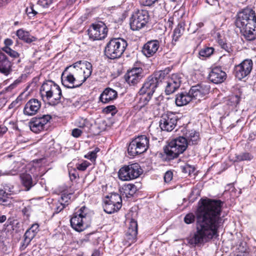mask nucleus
<instances>
[{
	"label": "nucleus",
	"mask_w": 256,
	"mask_h": 256,
	"mask_svg": "<svg viewBox=\"0 0 256 256\" xmlns=\"http://www.w3.org/2000/svg\"><path fill=\"white\" fill-rule=\"evenodd\" d=\"M222 202L220 200H201L196 212V230L187 238L192 246H200L217 234L222 224Z\"/></svg>",
	"instance_id": "1"
},
{
	"label": "nucleus",
	"mask_w": 256,
	"mask_h": 256,
	"mask_svg": "<svg viewBox=\"0 0 256 256\" xmlns=\"http://www.w3.org/2000/svg\"><path fill=\"white\" fill-rule=\"evenodd\" d=\"M82 61H78L67 66L62 74V84L66 88H78L91 75L92 65L88 62H85L86 71L82 67Z\"/></svg>",
	"instance_id": "2"
},
{
	"label": "nucleus",
	"mask_w": 256,
	"mask_h": 256,
	"mask_svg": "<svg viewBox=\"0 0 256 256\" xmlns=\"http://www.w3.org/2000/svg\"><path fill=\"white\" fill-rule=\"evenodd\" d=\"M235 24L246 40L252 41L256 38V16L252 8H246L238 12Z\"/></svg>",
	"instance_id": "3"
},
{
	"label": "nucleus",
	"mask_w": 256,
	"mask_h": 256,
	"mask_svg": "<svg viewBox=\"0 0 256 256\" xmlns=\"http://www.w3.org/2000/svg\"><path fill=\"white\" fill-rule=\"evenodd\" d=\"M40 96L44 101L49 105L55 106L60 102L62 96L60 87L52 80L44 82L40 88Z\"/></svg>",
	"instance_id": "4"
},
{
	"label": "nucleus",
	"mask_w": 256,
	"mask_h": 256,
	"mask_svg": "<svg viewBox=\"0 0 256 256\" xmlns=\"http://www.w3.org/2000/svg\"><path fill=\"white\" fill-rule=\"evenodd\" d=\"M164 78V72L158 71L148 76L144 80L142 86L140 89V95L148 94L152 96L156 88L161 86Z\"/></svg>",
	"instance_id": "5"
},
{
	"label": "nucleus",
	"mask_w": 256,
	"mask_h": 256,
	"mask_svg": "<svg viewBox=\"0 0 256 256\" xmlns=\"http://www.w3.org/2000/svg\"><path fill=\"white\" fill-rule=\"evenodd\" d=\"M88 212V208L83 206L73 214L70 222L75 230L82 232L90 226L91 218Z\"/></svg>",
	"instance_id": "6"
},
{
	"label": "nucleus",
	"mask_w": 256,
	"mask_h": 256,
	"mask_svg": "<svg viewBox=\"0 0 256 256\" xmlns=\"http://www.w3.org/2000/svg\"><path fill=\"white\" fill-rule=\"evenodd\" d=\"M188 144L184 136H178L172 140L164 148L166 159L168 160L176 158L187 148Z\"/></svg>",
	"instance_id": "7"
},
{
	"label": "nucleus",
	"mask_w": 256,
	"mask_h": 256,
	"mask_svg": "<svg viewBox=\"0 0 256 256\" xmlns=\"http://www.w3.org/2000/svg\"><path fill=\"white\" fill-rule=\"evenodd\" d=\"M127 46V42L124 39L112 38L107 44L104 52L108 58L115 59L121 56Z\"/></svg>",
	"instance_id": "8"
},
{
	"label": "nucleus",
	"mask_w": 256,
	"mask_h": 256,
	"mask_svg": "<svg viewBox=\"0 0 256 256\" xmlns=\"http://www.w3.org/2000/svg\"><path fill=\"white\" fill-rule=\"evenodd\" d=\"M149 138L145 135L138 136L132 140L128 148V152L134 156L145 152L149 148Z\"/></svg>",
	"instance_id": "9"
},
{
	"label": "nucleus",
	"mask_w": 256,
	"mask_h": 256,
	"mask_svg": "<svg viewBox=\"0 0 256 256\" xmlns=\"http://www.w3.org/2000/svg\"><path fill=\"white\" fill-rule=\"evenodd\" d=\"M142 172L139 164L134 163L122 167L118 170V176L120 180L128 181L138 178Z\"/></svg>",
	"instance_id": "10"
},
{
	"label": "nucleus",
	"mask_w": 256,
	"mask_h": 256,
	"mask_svg": "<svg viewBox=\"0 0 256 256\" xmlns=\"http://www.w3.org/2000/svg\"><path fill=\"white\" fill-rule=\"evenodd\" d=\"M149 20L148 12L146 10H138L130 18V25L132 30H139L143 28Z\"/></svg>",
	"instance_id": "11"
},
{
	"label": "nucleus",
	"mask_w": 256,
	"mask_h": 256,
	"mask_svg": "<svg viewBox=\"0 0 256 256\" xmlns=\"http://www.w3.org/2000/svg\"><path fill=\"white\" fill-rule=\"evenodd\" d=\"M108 28L102 22H98L92 24L88 30V34L90 38L95 40H102L107 36Z\"/></svg>",
	"instance_id": "12"
},
{
	"label": "nucleus",
	"mask_w": 256,
	"mask_h": 256,
	"mask_svg": "<svg viewBox=\"0 0 256 256\" xmlns=\"http://www.w3.org/2000/svg\"><path fill=\"white\" fill-rule=\"evenodd\" d=\"M181 82V78L177 74H172L170 77H168L164 74V80L161 86L164 88L166 94L169 95L180 88Z\"/></svg>",
	"instance_id": "13"
},
{
	"label": "nucleus",
	"mask_w": 256,
	"mask_h": 256,
	"mask_svg": "<svg viewBox=\"0 0 256 256\" xmlns=\"http://www.w3.org/2000/svg\"><path fill=\"white\" fill-rule=\"evenodd\" d=\"M178 120V116L172 112L164 114L159 122L160 127L162 130L171 132L176 126Z\"/></svg>",
	"instance_id": "14"
},
{
	"label": "nucleus",
	"mask_w": 256,
	"mask_h": 256,
	"mask_svg": "<svg viewBox=\"0 0 256 256\" xmlns=\"http://www.w3.org/2000/svg\"><path fill=\"white\" fill-rule=\"evenodd\" d=\"M51 118L52 116L49 114L32 118L28 122V126L32 132L38 133L44 129L45 126Z\"/></svg>",
	"instance_id": "15"
},
{
	"label": "nucleus",
	"mask_w": 256,
	"mask_h": 256,
	"mask_svg": "<svg viewBox=\"0 0 256 256\" xmlns=\"http://www.w3.org/2000/svg\"><path fill=\"white\" fill-rule=\"evenodd\" d=\"M252 66L253 62L250 59L244 60L240 64L235 66L236 77L239 80L246 77L250 73Z\"/></svg>",
	"instance_id": "16"
},
{
	"label": "nucleus",
	"mask_w": 256,
	"mask_h": 256,
	"mask_svg": "<svg viewBox=\"0 0 256 256\" xmlns=\"http://www.w3.org/2000/svg\"><path fill=\"white\" fill-rule=\"evenodd\" d=\"M210 90V86L208 84L202 83L192 86L189 91V94L192 100L194 99L200 100L209 93Z\"/></svg>",
	"instance_id": "17"
},
{
	"label": "nucleus",
	"mask_w": 256,
	"mask_h": 256,
	"mask_svg": "<svg viewBox=\"0 0 256 256\" xmlns=\"http://www.w3.org/2000/svg\"><path fill=\"white\" fill-rule=\"evenodd\" d=\"M143 70L141 68H134L124 75L126 81L130 85H135L144 77Z\"/></svg>",
	"instance_id": "18"
},
{
	"label": "nucleus",
	"mask_w": 256,
	"mask_h": 256,
	"mask_svg": "<svg viewBox=\"0 0 256 256\" xmlns=\"http://www.w3.org/2000/svg\"><path fill=\"white\" fill-rule=\"evenodd\" d=\"M41 107V102L36 98L30 100L25 104L24 108V114L32 116L38 112Z\"/></svg>",
	"instance_id": "19"
},
{
	"label": "nucleus",
	"mask_w": 256,
	"mask_h": 256,
	"mask_svg": "<svg viewBox=\"0 0 256 256\" xmlns=\"http://www.w3.org/2000/svg\"><path fill=\"white\" fill-rule=\"evenodd\" d=\"M208 78L214 84H220L226 79V74L221 68L214 67L210 72Z\"/></svg>",
	"instance_id": "20"
},
{
	"label": "nucleus",
	"mask_w": 256,
	"mask_h": 256,
	"mask_svg": "<svg viewBox=\"0 0 256 256\" xmlns=\"http://www.w3.org/2000/svg\"><path fill=\"white\" fill-rule=\"evenodd\" d=\"M12 62L8 56L4 52H0V72L5 76H8L12 70Z\"/></svg>",
	"instance_id": "21"
},
{
	"label": "nucleus",
	"mask_w": 256,
	"mask_h": 256,
	"mask_svg": "<svg viewBox=\"0 0 256 256\" xmlns=\"http://www.w3.org/2000/svg\"><path fill=\"white\" fill-rule=\"evenodd\" d=\"M160 46L158 40H152L147 42L143 46L142 52L147 57L152 56L158 51Z\"/></svg>",
	"instance_id": "22"
},
{
	"label": "nucleus",
	"mask_w": 256,
	"mask_h": 256,
	"mask_svg": "<svg viewBox=\"0 0 256 256\" xmlns=\"http://www.w3.org/2000/svg\"><path fill=\"white\" fill-rule=\"evenodd\" d=\"M118 96L117 92L110 88H106L101 94L100 100L103 103H108L116 99Z\"/></svg>",
	"instance_id": "23"
},
{
	"label": "nucleus",
	"mask_w": 256,
	"mask_h": 256,
	"mask_svg": "<svg viewBox=\"0 0 256 256\" xmlns=\"http://www.w3.org/2000/svg\"><path fill=\"white\" fill-rule=\"evenodd\" d=\"M184 137L186 139L188 145L197 144L200 140L198 132L194 130H188Z\"/></svg>",
	"instance_id": "24"
},
{
	"label": "nucleus",
	"mask_w": 256,
	"mask_h": 256,
	"mask_svg": "<svg viewBox=\"0 0 256 256\" xmlns=\"http://www.w3.org/2000/svg\"><path fill=\"white\" fill-rule=\"evenodd\" d=\"M192 100L189 92H182L176 94V104L178 106H182L187 104Z\"/></svg>",
	"instance_id": "25"
},
{
	"label": "nucleus",
	"mask_w": 256,
	"mask_h": 256,
	"mask_svg": "<svg viewBox=\"0 0 256 256\" xmlns=\"http://www.w3.org/2000/svg\"><path fill=\"white\" fill-rule=\"evenodd\" d=\"M16 35L20 40L28 44L34 42L36 40L35 37L31 36L29 32L22 28L19 29L16 31Z\"/></svg>",
	"instance_id": "26"
},
{
	"label": "nucleus",
	"mask_w": 256,
	"mask_h": 256,
	"mask_svg": "<svg viewBox=\"0 0 256 256\" xmlns=\"http://www.w3.org/2000/svg\"><path fill=\"white\" fill-rule=\"evenodd\" d=\"M20 178L22 184L27 191L36 184V182L32 180V176L30 174H22L20 176Z\"/></svg>",
	"instance_id": "27"
},
{
	"label": "nucleus",
	"mask_w": 256,
	"mask_h": 256,
	"mask_svg": "<svg viewBox=\"0 0 256 256\" xmlns=\"http://www.w3.org/2000/svg\"><path fill=\"white\" fill-rule=\"evenodd\" d=\"M122 195L125 196L127 198H130L136 192L137 188L134 184H127L123 186L122 188Z\"/></svg>",
	"instance_id": "28"
},
{
	"label": "nucleus",
	"mask_w": 256,
	"mask_h": 256,
	"mask_svg": "<svg viewBox=\"0 0 256 256\" xmlns=\"http://www.w3.org/2000/svg\"><path fill=\"white\" fill-rule=\"evenodd\" d=\"M122 207V204L116 205L114 204L108 202V201L104 200V209L107 214H111L119 210Z\"/></svg>",
	"instance_id": "29"
},
{
	"label": "nucleus",
	"mask_w": 256,
	"mask_h": 256,
	"mask_svg": "<svg viewBox=\"0 0 256 256\" xmlns=\"http://www.w3.org/2000/svg\"><path fill=\"white\" fill-rule=\"evenodd\" d=\"M10 194L4 190H0V204L10 206L12 204Z\"/></svg>",
	"instance_id": "30"
},
{
	"label": "nucleus",
	"mask_w": 256,
	"mask_h": 256,
	"mask_svg": "<svg viewBox=\"0 0 256 256\" xmlns=\"http://www.w3.org/2000/svg\"><path fill=\"white\" fill-rule=\"evenodd\" d=\"M35 236L34 232L28 229L24 234V242L20 248L22 250L26 248Z\"/></svg>",
	"instance_id": "31"
},
{
	"label": "nucleus",
	"mask_w": 256,
	"mask_h": 256,
	"mask_svg": "<svg viewBox=\"0 0 256 256\" xmlns=\"http://www.w3.org/2000/svg\"><path fill=\"white\" fill-rule=\"evenodd\" d=\"M138 234V229H128L126 233V238L130 244L136 242Z\"/></svg>",
	"instance_id": "32"
},
{
	"label": "nucleus",
	"mask_w": 256,
	"mask_h": 256,
	"mask_svg": "<svg viewBox=\"0 0 256 256\" xmlns=\"http://www.w3.org/2000/svg\"><path fill=\"white\" fill-rule=\"evenodd\" d=\"M105 200L108 202L114 204L116 205L118 204H122V200L121 196L118 194H112L110 196H107Z\"/></svg>",
	"instance_id": "33"
},
{
	"label": "nucleus",
	"mask_w": 256,
	"mask_h": 256,
	"mask_svg": "<svg viewBox=\"0 0 256 256\" xmlns=\"http://www.w3.org/2000/svg\"><path fill=\"white\" fill-rule=\"evenodd\" d=\"M241 98L240 96L234 94L231 96L228 100V104L234 108H236L239 104Z\"/></svg>",
	"instance_id": "34"
},
{
	"label": "nucleus",
	"mask_w": 256,
	"mask_h": 256,
	"mask_svg": "<svg viewBox=\"0 0 256 256\" xmlns=\"http://www.w3.org/2000/svg\"><path fill=\"white\" fill-rule=\"evenodd\" d=\"M253 158V156L248 152H242L238 154H236V160L237 162L251 160Z\"/></svg>",
	"instance_id": "35"
},
{
	"label": "nucleus",
	"mask_w": 256,
	"mask_h": 256,
	"mask_svg": "<svg viewBox=\"0 0 256 256\" xmlns=\"http://www.w3.org/2000/svg\"><path fill=\"white\" fill-rule=\"evenodd\" d=\"M214 48L212 47H205L199 52L200 57H210L214 52Z\"/></svg>",
	"instance_id": "36"
},
{
	"label": "nucleus",
	"mask_w": 256,
	"mask_h": 256,
	"mask_svg": "<svg viewBox=\"0 0 256 256\" xmlns=\"http://www.w3.org/2000/svg\"><path fill=\"white\" fill-rule=\"evenodd\" d=\"M2 52H6L12 58H16L20 56V54L17 52L12 50L10 47L4 46L2 48Z\"/></svg>",
	"instance_id": "37"
},
{
	"label": "nucleus",
	"mask_w": 256,
	"mask_h": 256,
	"mask_svg": "<svg viewBox=\"0 0 256 256\" xmlns=\"http://www.w3.org/2000/svg\"><path fill=\"white\" fill-rule=\"evenodd\" d=\"M184 30V26L182 24H178L174 29V39L176 41L183 34Z\"/></svg>",
	"instance_id": "38"
},
{
	"label": "nucleus",
	"mask_w": 256,
	"mask_h": 256,
	"mask_svg": "<svg viewBox=\"0 0 256 256\" xmlns=\"http://www.w3.org/2000/svg\"><path fill=\"white\" fill-rule=\"evenodd\" d=\"M72 196V194H62L60 200V202H62L64 205L66 206H68L70 202V198Z\"/></svg>",
	"instance_id": "39"
},
{
	"label": "nucleus",
	"mask_w": 256,
	"mask_h": 256,
	"mask_svg": "<svg viewBox=\"0 0 256 256\" xmlns=\"http://www.w3.org/2000/svg\"><path fill=\"white\" fill-rule=\"evenodd\" d=\"M196 219V216L192 213L187 214L184 218V222L186 224H190L193 223Z\"/></svg>",
	"instance_id": "40"
},
{
	"label": "nucleus",
	"mask_w": 256,
	"mask_h": 256,
	"mask_svg": "<svg viewBox=\"0 0 256 256\" xmlns=\"http://www.w3.org/2000/svg\"><path fill=\"white\" fill-rule=\"evenodd\" d=\"M26 12L30 18L38 14V12L34 10L33 5H30L29 7L26 8Z\"/></svg>",
	"instance_id": "41"
},
{
	"label": "nucleus",
	"mask_w": 256,
	"mask_h": 256,
	"mask_svg": "<svg viewBox=\"0 0 256 256\" xmlns=\"http://www.w3.org/2000/svg\"><path fill=\"white\" fill-rule=\"evenodd\" d=\"M90 165V163L86 160H85L81 164H76V168L79 170L84 171Z\"/></svg>",
	"instance_id": "42"
},
{
	"label": "nucleus",
	"mask_w": 256,
	"mask_h": 256,
	"mask_svg": "<svg viewBox=\"0 0 256 256\" xmlns=\"http://www.w3.org/2000/svg\"><path fill=\"white\" fill-rule=\"evenodd\" d=\"M66 207L65 205H64L62 202H60V200L56 204V207L54 208V213L58 214L64 210Z\"/></svg>",
	"instance_id": "43"
},
{
	"label": "nucleus",
	"mask_w": 256,
	"mask_h": 256,
	"mask_svg": "<svg viewBox=\"0 0 256 256\" xmlns=\"http://www.w3.org/2000/svg\"><path fill=\"white\" fill-rule=\"evenodd\" d=\"M53 0H39L38 4L44 8H48L52 4Z\"/></svg>",
	"instance_id": "44"
},
{
	"label": "nucleus",
	"mask_w": 256,
	"mask_h": 256,
	"mask_svg": "<svg viewBox=\"0 0 256 256\" xmlns=\"http://www.w3.org/2000/svg\"><path fill=\"white\" fill-rule=\"evenodd\" d=\"M158 1V0H140V3L142 6H150Z\"/></svg>",
	"instance_id": "45"
},
{
	"label": "nucleus",
	"mask_w": 256,
	"mask_h": 256,
	"mask_svg": "<svg viewBox=\"0 0 256 256\" xmlns=\"http://www.w3.org/2000/svg\"><path fill=\"white\" fill-rule=\"evenodd\" d=\"M173 177V174L172 172L171 171H167L164 176V180L166 182H170Z\"/></svg>",
	"instance_id": "46"
},
{
	"label": "nucleus",
	"mask_w": 256,
	"mask_h": 256,
	"mask_svg": "<svg viewBox=\"0 0 256 256\" xmlns=\"http://www.w3.org/2000/svg\"><path fill=\"white\" fill-rule=\"evenodd\" d=\"M85 157L92 161L95 160L96 158V150L88 152Z\"/></svg>",
	"instance_id": "47"
},
{
	"label": "nucleus",
	"mask_w": 256,
	"mask_h": 256,
	"mask_svg": "<svg viewBox=\"0 0 256 256\" xmlns=\"http://www.w3.org/2000/svg\"><path fill=\"white\" fill-rule=\"evenodd\" d=\"M138 229L137 222L134 219H131L128 224V229Z\"/></svg>",
	"instance_id": "48"
},
{
	"label": "nucleus",
	"mask_w": 256,
	"mask_h": 256,
	"mask_svg": "<svg viewBox=\"0 0 256 256\" xmlns=\"http://www.w3.org/2000/svg\"><path fill=\"white\" fill-rule=\"evenodd\" d=\"M116 110V108L114 105L107 106L104 109V110L106 113L112 112V114L113 115L114 114L116 113L115 111Z\"/></svg>",
	"instance_id": "49"
},
{
	"label": "nucleus",
	"mask_w": 256,
	"mask_h": 256,
	"mask_svg": "<svg viewBox=\"0 0 256 256\" xmlns=\"http://www.w3.org/2000/svg\"><path fill=\"white\" fill-rule=\"evenodd\" d=\"M18 170H12L9 171L2 172V170H0V174L2 176L4 175H16L18 173Z\"/></svg>",
	"instance_id": "50"
},
{
	"label": "nucleus",
	"mask_w": 256,
	"mask_h": 256,
	"mask_svg": "<svg viewBox=\"0 0 256 256\" xmlns=\"http://www.w3.org/2000/svg\"><path fill=\"white\" fill-rule=\"evenodd\" d=\"M194 171V168L190 165H186L182 168V172L184 174H190L191 172Z\"/></svg>",
	"instance_id": "51"
},
{
	"label": "nucleus",
	"mask_w": 256,
	"mask_h": 256,
	"mask_svg": "<svg viewBox=\"0 0 256 256\" xmlns=\"http://www.w3.org/2000/svg\"><path fill=\"white\" fill-rule=\"evenodd\" d=\"M152 96H149L148 94H146V96L144 97V98L140 99V102H142L143 104L140 106V107L142 108L145 105L147 104L148 102L151 99Z\"/></svg>",
	"instance_id": "52"
},
{
	"label": "nucleus",
	"mask_w": 256,
	"mask_h": 256,
	"mask_svg": "<svg viewBox=\"0 0 256 256\" xmlns=\"http://www.w3.org/2000/svg\"><path fill=\"white\" fill-rule=\"evenodd\" d=\"M31 206H28L26 207H24L22 210V212L24 215L26 216V217H28L30 214Z\"/></svg>",
	"instance_id": "53"
},
{
	"label": "nucleus",
	"mask_w": 256,
	"mask_h": 256,
	"mask_svg": "<svg viewBox=\"0 0 256 256\" xmlns=\"http://www.w3.org/2000/svg\"><path fill=\"white\" fill-rule=\"evenodd\" d=\"M82 131L78 128H74L72 130V134L74 138H78L81 136Z\"/></svg>",
	"instance_id": "54"
},
{
	"label": "nucleus",
	"mask_w": 256,
	"mask_h": 256,
	"mask_svg": "<svg viewBox=\"0 0 256 256\" xmlns=\"http://www.w3.org/2000/svg\"><path fill=\"white\" fill-rule=\"evenodd\" d=\"M20 80H16L12 84L10 85L7 88L6 90L8 91H10L14 88L16 87L20 83Z\"/></svg>",
	"instance_id": "55"
},
{
	"label": "nucleus",
	"mask_w": 256,
	"mask_h": 256,
	"mask_svg": "<svg viewBox=\"0 0 256 256\" xmlns=\"http://www.w3.org/2000/svg\"><path fill=\"white\" fill-rule=\"evenodd\" d=\"M38 224H32L31 226V227L28 229H30V230L32 232H34V233L36 235V234L38 231Z\"/></svg>",
	"instance_id": "56"
},
{
	"label": "nucleus",
	"mask_w": 256,
	"mask_h": 256,
	"mask_svg": "<svg viewBox=\"0 0 256 256\" xmlns=\"http://www.w3.org/2000/svg\"><path fill=\"white\" fill-rule=\"evenodd\" d=\"M222 48L226 52L230 53L232 52V49L230 46V44L226 43L222 47Z\"/></svg>",
	"instance_id": "57"
},
{
	"label": "nucleus",
	"mask_w": 256,
	"mask_h": 256,
	"mask_svg": "<svg viewBox=\"0 0 256 256\" xmlns=\"http://www.w3.org/2000/svg\"><path fill=\"white\" fill-rule=\"evenodd\" d=\"M8 130V128L5 126H0V137L2 136Z\"/></svg>",
	"instance_id": "58"
},
{
	"label": "nucleus",
	"mask_w": 256,
	"mask_h": 256,
	"mask_svg": "<svg viewBox=\"0 0 256 256\" xmlns=\"http://www.w3.org/2000/svg\"><path fill=\"white\" fill-rule=\"evenodd\" d=\"M87 122L86 119L82 118L78 124V126L80 128H84L86 126V124Z\"/></svg>",
	"instance_id": "59"
},
{
	"label": "nucleus",
	"mask_w": 256,
	"mask_h": 256,
	"mask_svg": "<svg viewBox=\"0 0 256 256\" xmlns=\"http://www.w3.org/2000/svg\"><path fill=\"white\" fill-rule=\"evenodd\" d=\"M4 44H5L4 46L10 47L12 44L13 42L10 38H6L4 40Z\"/></svg>",
	"instance_id": "60"
},
{
	"label": "nucleus",
	"mask_w": 256,
	"mask_h": 256,
	"mask_svg": "<svg viewBox=\"0 0 256 256\" xmlns=\"http://www.w3.org/2000/svg\"><path fill=\"white\" fill-rule=\"evenodd\" d=\"M11 0H0V7L6 5Z\"/></svg>",
	"instance_id": "61"
},
{
	"label": "nucleus",
	"mask_w": 256,
	"mask_h": 256,
	"mask_svg": "<svg viewBox=\"0 0 256 256\" xmlns=\"http://www.w3.org/2000/svg\"><path fill=\"white\" fill-rule=\"evenodd\" d=\"M69 174L71 180L76 179L78 176V174L76 172L72 173L71 172H70Z\"/></svg>",
	"instance_id": "62"
},
{
	"label": "nucleus",
	"mask_w": 256,
	"mask_h": 256,
	"mask_svg": "<svg viewBox=\"0 0 256 256\" xmlns=\"http://www.w3.org/2000/svg\"><path fill=\"white\" fill-rule=\"evenodd\" d=\"M4 122L6 124H10L12 125L14 128L15 127H16V125L13 121H9L8 120H6Z\"/></svg>",
	"instance_id": "63"
},
{
	"label": "nucleus",
	"mask_w": 256,
	"mask_h": 256,
	"mask_svg": "<svg viewBox=\"0 0 256 256\" xmlns=\"http://www.w3.org/2000/svg\"><path fill=\"white\" fill-rule=\"evenodd\" d=\"M6 219V216L4 215H2L0 216V222H4Z\"/></svg>",
	"instance_id": "64"
}]
</instances>
